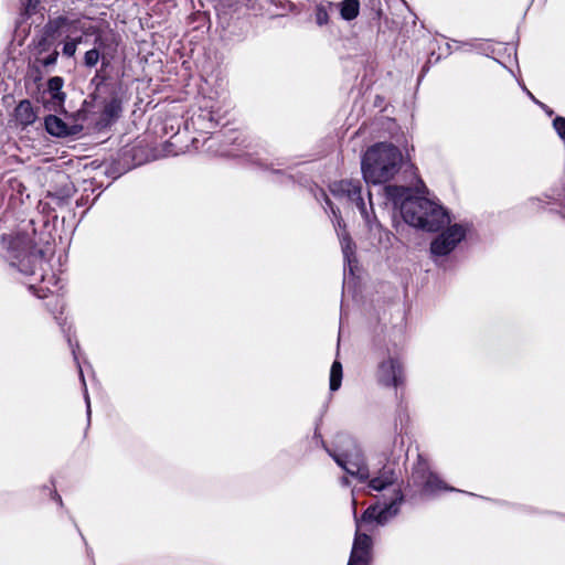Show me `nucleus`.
I'll return each instance as SVG.
<instances>
[{
  "instance_id": "393cba45",
  "label": "nucleus",
  "mask_w": 565,
  "mask_h": 565,
  "mask_svg": "<svg viewBox=\"0 0 565 565\" xmlns=\"http://www.w3.org/2000/svg\"><path fill=\"white\" fill-rule=\"evenodd\" d=\"M328 21V13L324 9H318L317 11V22L322 25Z\"/></svg>"
},
{
  "instance_id": "9d476101",
  "label": "nucleus",
  "mask_w": 565,
  "mask_h": 565,
  "mask_svg": "<svg viewBox=\"0 0 565 565\" xmlns=\"http://www.w3.org/2000/svg\"><path fill=\"white\" fill-rule=\"evenodd\" d=\"M327 451L333 458L337 465L341 467L348 475L356 478L360 482H364L370 479V470L366 461H345V457L335 456V451L328 448Z\"/></svg>"
},
{
  "instance_id": "c756f323",
  "label": "nucleus",
  "mask_w": 565,
  "mask_h": 565,
  "mask_svg": "<svg viewBox=\"0 0 565 565\" xmlns=\"http://www.w3.org/2000/svg\"><path fill=\"white\" fill-rule=\"evenodd\" d=\"M36 295H38V297H39V298H44V297H46V295H45V294H40V292H38Z\"/></svg>"
},
{
  "instance_id": "6e6552de",
  "label": "nucleus",
  "mask_w": 565,
  "mask_h": 565,
  "mask_svg": "<svg viewBox=\"0 0 565 565\" xmlns=\"http://www.w3.org/2000/svg\"><path fill=\"white\" fill-rule=\"evenodd\" d=\"M372 539L356 531L348 565H369Z\"/></svg>"
},
{
  "instance_id": "5701e85b",
  "label": "nucleus",
  "mask_w": 565,
  "mask_h": 565,
  "mask_svg": "<svg viewBox=\"0 0 565 565\" xmlns=\"http://www.w3.org/2000/svg\"><path fill=\"white\" fill-rule=\"evenodd\" d=\"M57 57H58V52L57 51H53L47 56H45V57H43L41 60V64L43 66H45V67L52 66V65H54L56 63Z\"/></svg>"
},
{
  "instance_id": "ddd939ff",
  "label": "nucleus",
  "mask_w": 565,
  "mask_h": 565,
  "mask_svg": "<svg viewBox=\"0 0 565 565\" xmlns=\"http://www.w3.org/2000/svg\"><path fill=\"white\" fill-rule=\"evenodd\" d=\"M47 132L56 137H66L78 132L77 126H67L61 118L50 115L45 118Z\"/></svg>"
},
{
  "instance_id": "4468645a",
  "label": "nucleus",
  "mask_w": 565,
  "mask_h": 565,
  "mask_svg": "<svg viewBox=\"0 0 565 565\" xmlns=\"http://www.w3.org/2000/svg\"><path fill=\"white\" fill-rule=\"evenodd\" d=\"M14 118L19 125L26 127L36 120L38 113L30 100L23 99L14 109Z\"/></svg>"
},
{
  "instance_id": "f257e3e1",
  "label": "nucleus",
  "mask_w": 565,
  "mask_h": 565,
  "mask_svg": "<svg viewBox=\"0 0 565 565\" xmlns=\"http://www.w3.org/2000/svg\"><path fill=\"white\" fill-rule=\"evenodd\" d=\"M403 154L388 142L371 146L362 157L361 170L367 183L381 184L392 180L401 170Z\"/></svg>"
},
{
  "instance_id": "9b49d317",
  "label": "nucleus",
  "mask_w": 565,
  "mask_h": 565,
  "mask_svg": "<svg viewBox=\"0 0 565 565\" xmlns=\"http://www.w3.org/2000/svg\"><path fill=\"white\" fill-rule=\"evenodd\" d=\"M338 447H339V451H335V456L345 457V461H352V462L366 461L361 447L350 436L339 435L338 436Z\"/></svg>"
},
{
  "instance_id": "cd10ccee",
  "label": "nucleus",
  "mask_w": 565,
  "mask_h": 565,
  "mask_svg": "<svg viewBox=\"0 0 565 565\" xmlns=\"http://www.w3.org/2000/svg\"><path fill=\"white\" fill-rule=\"evenodd\" d=\"M340 482H341L342 486H345V487L350 484V481H349L348 477H342Z\"/></svg>"
},
{
  "instance_id": "7c9ffc66",
  "label": "nucleus",
  "mask_w": 565,
  "mask_h": 565,
  "mask_svg": "<svg viewBox=\"0 0 565 565\" xmlns=\"http://www.w3.org/2000/svg\"><path fill=\"white\" fill-rule=\"evenodd\" d=\"M79 375H81V377H82L83 383L85 384V381H84V376H83V372H82V371H79Z\"/></svg>"
},
{
  "instance_id": "20e7f679",
  "label": "nucleus",
  "mask_w": 565,
  "mask_h": 565,
  "mask_svg": "<svg viewBox=\"0 0 565 565\" xmlns=\"http://www.w3.org/2000/svg\"><path fill=\"white\" fill-rule=\"evenodd\" d=\"M330 192L338 200H344L348 203L354 204L361 216L365 221L366 225L372 228L373 223L370 216L366 204L361 195L362 186L360 181L353 180H340L334 181L329 186Z\"/></svg>"
},
{
  "instance_id": "a878e982",
  "label": "nucleus",
  "mask_w": 565,
  "mask_h": 565,
  "mask_svg": "<svg viewBox=\"0 0 565 565\" xmlns=\"http://www.w3.org/2000/svg\"><path fill=\"white\" fill-rule=\"evenodd\" d=\"M326 202H327V204L330 206V209H331V211H332L333 215H334V216H335V218H337V227L341 228L342 226H344V225L342 224V220H341V217H340V216H338V211L333 207V205H332L331 201H330L328 198H326Z\"/></svg>"
},
{
  "instance_id": "f03ea898",
  "label": "nucleus",
  "mask_w": 565,
  "mask_h": 565,
  "mask_svg": "<svg viewBox=\"0 0 565 565\" xmlns=\"http://www.w3.org/2000/svg\"><path fill=\"white\" fill-rule=\"evenodd\" d=\"M401 192V196L404 198L401 204V213L407 224L435 232L449 223L448 214L436 202L423 196L409 195L408 189L402 188Z\"/></svg>"
},
{
  "instance_id": "7ed1b4c3",
  "label": "nucleus",
  "mask_w": 565,
  "mask_h": 565,
  "mask_svg": "<svg viewBox=\"0 0 565 565\" xmlns=\"http://www.w3.org/2000/svg\"><path fill=\"white\" fill-rule=\"evenodd\" d=\"M11 264L17 266L21 273L30 276H39L41 281L45 280L44 253L33 246L26 235H18L12 238L9 247Z\"/></svg>"
},
{
  "instance_id": "c85d7f7f",
  "label": "nucleus",
  "mask_w": 565,
  "mask_h": 565,
  "mask_svg": "<svg viewBox=\"0 0 565 565\" xmlns=\"http://www.w3.org/2000/svg\"><path fill=\"white\" fill-rule=\"evenodd\" d=\"M367 196L371 200V193H367ZM370 207H371V211L373 212V207H372V202L371 201H370Z\"/></svg>"
},
{
  "instance_id": "f3484780",
  "label": "nucleus",
  "mask_w": 565,
  "mask_h": 565,
  "mask_svg": "<svg viewBox=\"0 0 565 565\" xmlns=\"http://www.w3.org/2000/svg\"><path fill=\"white\" fill-rule=\"evenodd\" d=\"M359 0H344L340 4V13L344 20H353L359 14Z\"/></svg>"
},
{
  "instance_id": "423d86ee",
  "label": "nucleus",
  "mask_w": 565,
  "mask_h": 565,
  "mask_svg": "<svg viewBox=\"0 0 565 565\" xmlns=\"http://www.w3.org/2000/svg\"><path fill=\"white\" fill-rule=\"evenodd\" d=\"M413 479L416 483L423 486L426 493H435L438 490H454L448 488L438 476L429 471L427 463L423 460H419L414 468Z\"/></svg>"
},
{
  "instance_id": "6ab92c4d",
  "label": "nucleus",
  "mask_w": 565,
  "mask_h": 565,
  "mask_svg": "<svg viewBox=\"0 0 565 565\" xmlns=\"http://www.w3.org/2000/svg\"><path fill=\"white\" fill-rule=\"evenodd\" d=\"M95 44L97 45L96 47H94V49H92V50H89V51H87L85 53L84 64L87 67H94L98 63V61L100 58L99 50H100V47L104 46V42H103V40L100 38H97L95 40Z\"/></svg>"
},
{
  "instance_id": "bb28decb",
  "label": "nucleus",
  "mask_w": 565,
  "mask_h": 565,
  "mask_svg": "<svg viewBox=\"0 0 565 565\" xmlns=\"http://www.w3.org/2000/svg\"><path fill=\"white\" fill-rule=\"evenodd\" d=\"M85 401H86V405H87V415L89 417L90 416V402H89V397H88L86 388H85Z\"/></svg>"
},
{
  "instance_id": "4be33fe9",
  "label": "nucleus",
  "mask_w": 565,
  "mask_h": 565,
  "mask_svg": "<svg viewBox=\"0 0 565 565\" xmlns=\"http://www.w3.org/2000/svg\"><path fill=\"white\" fill-rule=\"evenodd\" d=\"M553 126L557 131L558 136L565 140V118L556 117L553 121Z\"/></svg>"
},
{
  "instance_id": "b1692460",
  "label": "nucleus",
  "mask_w": 565,
  "mask_h": 565,
  "mask_svg": "<svg viewBox=\"0 0 565 565\" xmlns=\"http://www.w3.org/2000/svg\"><path fill=\"white\" fill-rule=\"evenodd\" d=\"M40 0H22L26 14H31L35 11Z\"/></svg>"
},
{
  "instance_id": "dca6fc26",
  "label": "nucleus",
  "mask_w": 565,
  "mask_h": 565,
  "mask_svg": "<svg viewBox=\"0 0 565 565\" xmlns=\"http://www.w3.org/2000/svg\"><path fill=\"white\" fill-rule=\"evenodd\" d=\"M64 81L60 76L51 77L47 82V89L55 105H62L65 100V93L62 92Z\"/></svg>"
},
{
  "instance_id": "412c9836",
  "label": "nucleus",
  "mask_w": 565,
  "mask_h": 565,
  "mask_svg": "<svg viewBox=\"0 0 565 565\" xmlns=\"http://www.w3.org/2000/svg\"><path fill=\"white\" fill-rule=\"evenodd\" d=\"M81 41H82V38L79 36L75 40L65 42V44L63 46V54L68 57L74 56L76 49H77V44L81 43Z\"/></svg>"
},
{
  "instance_id": "f8f14e48",
  "label": "nucleus",
  "mask_w": 565,
  "mask_h": 565,
  "mask_svg": "<svg viewBox=\"0 0 565 565\" xmlns=\"http://www.w3.org/2000/svg\"><path fill=\"white\" fill-rule=\"evenodd\" d=\"M97 89L109 94V99L104 102L103 114L107 119H115L121 113V99L118 95L117 87L113 85L98 86Z\"/></svg>"
},
{
  "instance_id": "1a4fd4ad",
  "label": "nucleus",
  "mask_w": 565,
  "mask_h": 565,
  "mask_svg": "<svg viewBox=\"0 0 565 565\" xmlns=\"http://www.w3.org/2000/svg\"><path fill=\"white\" fill-rule=\"evenodd\" d=\"M402 366L395 359L383 361L377 369V380L384 386H398L402 383Z\"/></svg>"
},
{
  "instance_id": "2eb2a0df",
  "label": "nucleus",
  "mask_w": 565,
  "mask_h": 565,
  "mask_svg": "<svg viewBox=\"0 0 565 565\" xmlns=\"http://www.w3.org/2000/svg\"><path fill=\"white\" fill-rule=\"evenodd\" d=\"M396 477L392 469L384 467L377 477L369 479V487L375 491H381L395 482Z\"/></svg>"
},
{
  "instance_id": "2f4dec72",
  "label": "nucleus",
  "mask_w": 565,
  "mask_h": 565,
  "mask_svg": "<svg viewBox=\"0 0 565 565\" xmlns=\"http://www.w3.org/2000/svg\"><path fill=\"white\" fill-rule=\"evenodd\" d=\"M527 94H529V96H530L533 100H535V99H534V96L532 95V93L527 92Z\"/></svg>"
},
{
  "instance_id": "0eeeda50",
  "label": "nucleus",
  "mask_w": 565,
  "mask_h": 565,
  "mask_svg": "<svg viewBox=\"0 0 565 565\" xmlns=\"http://www.w3.org/2000/svg\"><path fill=\"white\" fill-rule=\"evenodd\" d=\"M403 501V494L398 490L395 493V498L388 503L385 504L384 508L379 509L377 507H370L367 508L362 519L364 521H372L375 520L379 524H384L387 522L391 518L395 516L398 513L399 504Z\"/></svg>"
},
{
  "instance_id": "39448f33",
  "label": "nucleus",
  "mask_w": 565,
  "mask_h": 565,
  "mask_svg": "<svg viewBox=\"0 0 565 565\" xmlns=\"http://www.w3.org/2000/svg\"><path fill=\"white\" fill-rule=\"evenodd\" d=\"M465 235V228L461 225L455 224L431 242L430 250L434 255L445 256L457 246Z\"/></svg>"
},
{
  "instance_id": "a211bd4d",
  "label": "nucleus",
  "mask_w": 565,
  "mask_h": 565,
  "mask_svg": "<svg viewBox=\"0 0 565 565\" xmlns=\"http://www.w3.org/2000/svg\"><path fill=\"white\" fill-rule=\"evenodd\" d=\"M339 237L344 259L351 263V257L354 256L355 245L345 231L339 233Z\"/></svg>"
},
{
  "instance_id": "aec40b11",
  "label": "nucleus",
  "mask_w": 565,
  "mask_h": 565,
  "mask_svg": "<svg viewBox=\"0 0 565 565\" xmlns=\"http://www.w3.org/2000/svg\"><path fill=\"white\" fill-rule=\"evenodd\" d=\"M342 382V364L334 361L330 370V391L335 392L340 388Z\"/></svg>"
}]
</instances>
